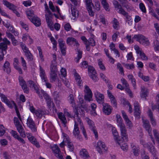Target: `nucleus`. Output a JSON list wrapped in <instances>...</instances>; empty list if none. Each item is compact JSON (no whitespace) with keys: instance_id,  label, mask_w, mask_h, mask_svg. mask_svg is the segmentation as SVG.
Here are the masks:
<instances>
[{"instance_id":"obj_23","label":"nucleus","mask_w":159,"mask_h":159,"mask_svg":"<svg viewBox=\"0 0 159 159\" xmlns=\"http://www.w3.org/2000/svg\"><path fill=\"white\" fill-rule=\"evenodd\" d=\"M113 3L114 6L115 10L120 14V11H122V10H124L121 7V5L119 4L117 1L115 0H113Z\"/></svg>"},{"instance_id":"obj_56","label":"nucleus","mask_w":159,"mask_h":159,"mask_svg":"<svg viewBox=\"0 0 159 159\" xmlns=\"http://www.w3.org/2000/svg\"><path fill=\"white\" fill-rule=\"evenodd\" d=\"M84 92L85 94H92V93L89 87L87 85H85L84 86Z\"/></svg>"},{"instance_id":"obj_19","label":"nucleus","mask_w":159,"mask_h":159,"mask_svg":"<svg viewBox=\"0 0 159 159\" xmlns=\"http://www.w3.org/2000/svg\"><path fill=\"white\" fill-rule=\"evenodd\" d=\"M0 97L2 99V101L5 102L9 107L10 108H12L13 107L11 103L9 101L8 99L7 98V97L3 94H0Z\"/></svg>"},{"instance_id":"obj_13","label":"nucleus","mask_w":159,"mask_h":159,"mask_svg":"<svg viewBox=\"0 0 159 159\" xmlns=\"http://www.w3.org/2000/svg\"><path fill=\"white\" fill-rule=\"evenodd\" d=\"M94 95L96 100L98 103L102 104L104 103V98L103 94L97 92L95 93Z\"/></svg>"},{"instance_id":"obj_60","label":"nucleus","mask_w":159,"mask_h":159,"mask_svg":"<svg viewBox=\"0 0 159 159\" xmlns=\"http://www.w3.org/2000/svg\"><path fill=\"white\" fill-rule=\"evenodd\" d=\"M110 101L112 106L116 108L117 107V103L115 98L111 99Z\"/></svg>"},{"instance_id":"obj_52","label":"nucleus","mask_w":159,"mask_h":159,"mask_svg":"<svg viewBox=\"0 0 159 159\" xmlns=\"http://www.w3.org/2000/svg\"><path fill=\"white\" fill-rule=\"evenodd\" d=\"M89 75L93 74H95L96 71L94 68L92 66H89L88 67Z\"/></svg>"},{"instance_id":"obj_16","label":"nucleus","mask_w":159,"mask_h":159,"mask_svg":"<svg viewBox=\"0 0 159 159\" xmlns=\"http://www.w3.org/2000/svg\"><path fill=\"white\" fill-rule=\"evenodd\" d=\"M134 113L135 116L137 117L138 118H140V115L141 111L140 110L139 103L137 101H134Z\"/></svg>"},{"instance_id":"obj_34","label":"nucleus","mask_w":159,"mask_h":159,"mask_svg":"<svg viewBox=\"0 0 159 159\" xmlns=\"http://www.w3.org/2000/svg\"><path fill=\"white\" fill-rule=\"evenodd\" d=\"M7 44L5 43H0V50H2V51L4 52L5 53H6L7 48Z\"/></svg>"},{"instance_id":"obj_42","label":"nucleus","mask_w":159,"mask_h":159,"mask_svg":"<svg viewBox=\"0 0 159 159\" xmlns=\"http://www.w3.org/2000/svg\"><path fill=\"white\" fill-rule=\"evenodd\" d=\"M11 102L13 103V105L15 106V110L17 116H18V118H19V120H20V121H21L22 119H21V118L20 117V113L18 109L17 108V107L16 105V104L13 101H12Z\"/></svg>"},{"instance_id":"obj_36","label":"nucleus","mask_w":159,"mask_h":159,"mask_svg":"<svg viewBox=\"0 0 159 159\" xmlns=\"http://www.w3.org/2000/svg\"><path fill=\"white\" fill-rule=\"evenodd\" d=\"M128 78L131 80V83L134 88V89H135L136 86V80L134 78V77L132 75H128Z\"/></svg>"},{"instance_id":"obj_26","label":"nucleus","mask_w":159,"mask_h":159,"mask_svg":"<svg viewBox=\"0 0 159 159\" xmlns=\"http://www.w3.org/2000/svg\"><path fill=\"white\" fill-rule=\"evenodd\" d=\"M141 90L140 92V97L141 98L146 99V97L148 96V91L147 88L143 87H141Z\"/></svg>"},{"instance_id":"obj_55","label":"nucleus","mask_w":159,"mask_h":159,"mask_svg":"<svg viewBox=\"0 0 159 159\" xmlns=\"http://www.w3.org/2000/svg\"><path fill=\"white\" fill-rule=\"evenodd\" d=\"M123 65L125 67L128 69L131 70L134 68V66L133 64H129L124 63Z\"/></svg>"},{"instance_id":"obj_18","label":"nucleus","mask_w":159,"mask_h":159,"mask_svg":"<svg viewBox=\"0 0 159 159\" xmlns=\"http://www.w3.org/2000/svg\"><path fill=\"white\" fill-rule=\"evenodd\" d=\"M50 80L51 82L53 83L57 80L59 82L60 80L57 76V72H50Z\"/></svg>"},{"instance_id":"obj_30","label":"nucleus","mask_w":159,"mask_h":159,"mask_svg":"<svg viewBox=\"0 0 159 159\" xmlns=\"http://www.w3.org/2000/svg\"><path fill=\"white\" fill-rule=\"evenodd\" d=\"M3 69L4 71H6L8 74L10 72V63L9 62L6 61L5 62L3 65Z\"/></svg>"},{"instance_id":"obj_43","label":"nucleus","mask_w":159,"mask_h":159,"mask_svg":"<svg viewBox=\"0 0 159 159\" xmlns=\"http://www.w3.org/2000/svg\"><path fill=\"white\" fill-rule=\"evenodd\" d=\"M154 49L156 51H159V42L157 40H154L153 42Z\"/></svg>"},{"instance_id":"obj_49","label":"nucleus","mask_w":159,"mask_h":159,"mask_svg":"<svg viewBox=\"0 0 159 159\" xmlns=\"http://www.w3.org/2000/svg\"><path fill=\"white\" fill-rule=\"evenodd\" d=\"M76 39L73 37H68L66 39L67 44L68 45H70L71 43H73L75 41Z\"/></svg>"},{"instance_id":"obj_45","label":"nucleus","mask_w":159,"mask_h":159,"mask_svg":"<svg viewBox=\"0 0 159 159\" xmlns=\"http://www.w3.org/2000/svg\"><path fill=\"white\" fill-rule=\"evenodd\" d=\"M102 4L103 5L104 8L107 11H109V9L108 8V4L106 0H101Z\"/></svg>"},{"instance_id":"obj_28","label":"nucleus","mask_w":159,"mask_h":159,"mask_svg":"<svg viewBox=\"0 0 159 159\" xmlns=\"http://www.w3.org/2000/svg\"><path fill=\"white\" fill-rule=\"evenodd\" d=\"M116 117L117 118V125L119 127H121L122 126L125 125L123 122V120L121 117L120 115L117 114L116 116Z\"/></svg>"},{"instance_id":"obj_51","label":"nucleus","mask_w":159,"mask_h":159,"mask_svg":"<svg viewBox=\"0 0 159 159\" xmlns=\"http://www.w3.org/2000/svg\"><path fill=\"white\" fill-rule=\"evenodd\" d=\"M98 64L100 69L103 70H106V68L101 59H99L98 60Z\"/></svg>"},{"instance_id":"obj_59","label":"nucleus","mask_w":159,"mask_h":159,"mask_svg":"<svg viewBox=\"0 0 159 159\" xmlns=\"http://www.w3.org/2000/svg\"><path fill=\"white\" fill-rule=\"evenodd\" d=\"M139 7L141 11L145 13L146 12L145 7L143 3L141 2L139 4Z\"/></svg>"},{"instance_id":"obj_5","label":"nucleus","mask_w":159,"mask_h":159,"mask_svg":"<svg viewBox=\"0 0 159 159\" xmlns=\"http://www.w3.org/2000/svg\"><path fill=\"white\" fill-rule=\"evenodd\" d=\"M85 120L89 125V128L93 132L96 138H98V132L96 130V127L93 121L90 120L88 117H86L85 118Z\"/></svg>"},{"instance_id":"obj_27","label":"nucleus","mask_w":159,"mask_h":159,"mask_svg":"<svg viewBox=\"0 0 159 159\" xmlns=\"http://www.w3.org/2000/svg\"><path fill=\"white\" fill-rule=\"evenodd\" d=\"M16 127L20 136L23 138L25 137L26 135L25 134L24 129L21 125H19Z\"/></svg>"},{"instance_id":"obj_54","label":"nucleus","mask_w":159,"mask_h":159,"mask_svg":"<svg viewBox=\"0 0 159 159\" xmlns=\"http://www.w3.org/2000/svg\"><path fill=\"white\" fill-rule=\"evenodd\" d=\"M92 94H85L84 96V98L86 100L88 101L89 102L90 101L92 100Z\"/></svg>"},{"instance_id":"obj_39","label":"nucleus","mask_w":159,"mask_h":159,"mask_svg":"<svg viewBox=\"0 0 159 159\" xmlns=\"http://www.w3.org/2000/svg\"><path fill=\"white\" fill-rule=\"evenodd\" d=\"M26 14L28 18L30 20L34 17V11L32 10H29L27 11Z\"/></svg>"},{"instance_id":"obj_53","label":"nucleus","mask_w":159,"mask_h":159,"mask_svg":"<svg viewBox=\"0 0 159 159\" xmlns=\"http://www.w3.org/2000/svg\"><path fill=\"white\" fill-rule=\"evenodd\" d=\"M117 143L119 144V145H120V147L121 149H122L123 151H126L128 149V146L126 143H124L122 144H120L119 143L118 141H117Z\"/></svg>"},{"instance_id":"obj_41","label":"nucleus","mask_w":159,"mask_h":159,"mask_svg":"<svg viewBox=\"0 0 159 159\" xmlns=\"http://www.w3.org/2000/svg\"><path fill=\"white\" fill-rule=\"evenodd\" d=\"M68 101L71 104L72 106H73L75 105V101L74 99L73 96L72 94H70L68 97Z\"/></svg>"},{"instance_id":"obj_38","label":"nucleus","mask_w":159,"mask_h":159,"mask_svg":"<svg viewBox=\"0 0 159 159\" xmlns=\"http://www.w3.org/2000/svg\"><path fill=\"white\" fill-rule=\"evenodd\" d=\"M71 6V10L72 15L75 17H77L78 16V11L75 8L73 7L72 5Z\"/></svg>"},{"instance_id":"obj_9","label":"nucleus","mask_w":159,"mask_h":159,"mask_svg":"<svg viewBox=\"0 0 159 159\" xmlns=\"http://www.w3.org/2000/svg\"><path fill=\"white\" fill-rule=\"evenodd\" d=\"M20 85L23 90L25 93H28L29 92V89L27 87L26 82L21 77H20L19 79Z\"/></svg>"},{"instance_id":"obj_32","label":"nucleus","mask_w":159,"mask_h":159,"mask_svg":"<svg viewBox=\"0 0 159 159\" xmlns=\"http://www.w3.org/2000/svg\"><path fill=\"white\" fill-rule=\"evenodd\" d=\"M50 72H57V63L52 62L50 65Z\"/></svg>"},{"instance_id":"obj_44","label":"nucleus","mask_w":159,"mask_h":159,"mask_svg":"<svg viewBox=\"0 0 159 159\" xmlns=\"http://www.w3.org/2000/svg\"><path fill=\"white\" fill-rule=\"evenodd\" d=\"M149 150L150 152L152 154L154 157H155L156 155V151L154 146L151 145L149 147Z\"/></svg>"},{"instance_id":"obj_14","label":"nucleus","mask_w":159,"mask_h":159,"mask_svg":"<svg viewBox=\"0 0 159 159\" xmlns=\"http://www.w3.org/2000/svg\"><path fill=\"white\" fill-rule=\"evenodd\" d=\"M120 129L121 132V134L122 138L125 142H127L128 141V136L127 132V129L125 125L120 127Z\"/></svg>"},{"instance_id":"obj_25","label":"nucleus","mask_w":159,"mask_h":159,"mask_svg":"<svg viewBox=\"0 0 159 159\" xmlns=\"http://www.w3.org/2000/svg\"><path fill=\"white\" fill-rule=\"evenodd\" d=\"M35 26H39L41 24L40 19L37 16H34L30 20Z\"/></svg>"},{"instance_id":"obj_12","label":"nucleus","mask_w":159,"mask_h":159,"mask_svg":"<svg viewBox=\"0 0 159 159\" xmlns=\"http://www.w3.org/2000/svg\"><path fill=\"white\" fill-rule=\"evenodd\" d=\"M52 150L56 157L59 159H63V157L57 145H54L52 148Z\"/></svg>"},{"instance_id":"obj_2","label":"nucleus","mask_w":159,"mask_h":159,"mask_svg":"<svg viewBox=\"0 0 159 159\" xmlns=\"http://www.w3.org/2000/svg\"><path fill=\"white\" fill-rule=\"evenodd\" d=\"M41 92L43 94L44 99H45L46 102L49 109H50L51 107H52L53 109H54V104L53 102L52 99L43 90H41Z\"/></svg>"},{"instance_id":"obj_62","label":"nucleus","mask_w":159,"mask_h":159,"mask_svg":"<svg viewBox=\"0 0 159 159\" xmlns=\"http://www.w3.org/2000/svg\"><path fill=\"white\" fill-rule=\"evenodd\" d=\"M101 78L104 80L106 83L108 82V80L105 75L102 73H101L100 74Z\"/></svg>"},{"instance_id":"obj_63","label":"nucleus","mask_w":159,"mask_h":159,"mask_svg":"<svg viewBox=\"0 0 159 159\" xmlns=\"http://www.w3.org/2000/svg\"><path fill=\"white\" fill-rule=\"evenodd\" d=\"M139 56L142 60H148V57L146 56V55L143 52H141Z\"/></svg>"},{"instance_id":"obj_22","label":"nucleus","mask_w":159,"mask_h":159,"mask_svg":"<svg viewBox=\"0 0 159 159\" xmlns=\"http://www.w3.org/2000/svg\"><path fill=\"white\" fill-rule=\"evenodd\" d=\"M113 3L114 6L115 10L120 14V11H122V10H124L121 7V5L119 4L117 1L115 0H113Z\"/></svg>"},{"instance_id":"obj_15","label":"nucleus","mask_w":159,"mask_h":159,"mask_svg":"<svg viewBox=\"0 0 159 159\" xmlns=\"http://www.w3.org/2000/svg\"><path fill=\"white\" fill-rule=\"evenodd\" d=\"M45 16L48 25L51 30H53V22L52 19L53 17V15L50 16V15H48L47 14H46Z\"/></svg>"},{"instance_id":"obj_64","label":"nucleus","mask_w":159,"mask_h":159,"mask_svg":"<svg viewBox=\"0 0 159 159\" xmlns=\"http://www.w3.org/2000/svg\"><path fill=\"white\" fill-rule=\"evenodd\" d=\"M153 132L154 136L156 139L158 141L159 143V134L158 133L157 130L156 129H154L153 130Z\"/></svg>"},{"instance_id":"obj_58","label":"nucleus","mask_w":159,"mask_h":159,"mask_svg":"<svg viewBox=\"0 0 159 159\" xmlns=\"http://www.w3.org/2000/svg\"><path fill=\"white\" fill-rule=\"evenodd\" d=\"M33 132H35L37 131V127H36L35 123L31 125L28 127Z\"/></svg>"},{"instance_id":"obj_33","label":"nucleus","mask_w":159,"mask_h":159,"mask_svg":"<svg viewBox=\"0 0 159 159\" xmlns=\"http://www.w3.org/2000/svg\"><path fill=\"white\" fill-rule=\"evenodd\" d=\"M58 116L59 118L61 121L62 123L65 124L66 123V120L63 113L62 112H59L58 114Z\"/></svg>"},{"instance_id":"obj_11","label":"nucleus","mask_w":159,"mask_h":159,"mask_svg":"<svg viewBox=\"0 0 159 159\" xmlns=\"http://www.w3.org/2000/svg\"><path fill=\"white\" fill-rule=\"evenodd\" d=\"M87 8L89 13V15L91 16L94 15V13L92 11L93 7L94 6L92 3V0H85Z\"/></svg>"},{"instance_id":"obj_37","label":"nucleus","mask_w":159,"mask_h":159,"mask_svg":"<svg viewBox=\"0 0 159 159\" xmlns=\"http://www.w3.org/2000/svg\"><path fill=\"white\" fill-rule=\"evenodd\" d=\"M67 145L68 147L69 148V150L70 151L72 152L74 151V145L73 143L70 142V139L69 137L67 141Z\"/></svg>"},{"instance_id":"obj_24","label":"nucleus","mask_w":159,"mask_h":159,"mask_svg":"<svg viewBox=\"0 0 159 159\" xmlns=\"http://www.w3.org/2000/svg\"><path fill=\"white\" fill-rule=\"evenodd\" d=\"M3 3L7 7L12 11L13 10L14 8H16V7L13 4L9 2L6 0H3Z\"/></svg>"},{"instance_id":"obj_8","label":"nucleus","mask_w":159,"mask_h":159,"mask_svg":"<svg viewBox=\"0 0 159 159\" xmlns=\"http://www.w3.org/2000/svg\"><path fill=\"white\" fill-rule=\"evenodd\" d=\"M96 148L97 151L100 154L105 152L107 149L104 143L101 141H98V142Z\"/></svg>"},{"instance_id":"obj_7","label":"nucleus","mask_w":159,"mask_h":159,"mask_svg":"<svg viewBox=\"0 0 159 159\" xmlns=\"http://www.w3.org/2000/svg\"><path fill=\"white\" fill-rule=\"evenodd\" d=\"M60 50L63 56L66 55V47L65 42L63 41L62 39H59L58 40Z\"/></svg>"},{"instance_id":"obj_46","label":"nucleus","mask_w":159,"mask_h":159,"mask_svg":"<svg viewBox=\"0 0 159 159\" xmlns=\"http://www.w3.org/2000/svg\"><path fill=\"white\" fill-rule=\"evenodd\" d=\"M25 56L29 61H32L33 59V56L30 51L25 53Z\"/></svg>"},{"instance_id":"obj_29","label":"nucleus","mask_w":159,"mask_h":159,"mask_svg":"<svg viewBox=\"0 0 159 159\" xmlns=\"http://www.w3.org/2000/svg\"><path fill=\"white\" fill-rule=\"evenodd\" d=\"M80 156L84 158H88L89 157V156L87 151L85 149H82L80 152Z\"/></svg>"},{"instance_id":"obj_6","label":"nucleus","mask_w":159,"mask_h":159,"mask_svg":"<svg viewBox=\"0 0 159 159\" xmlns=\"http://www.w3.org/2000/svg\"><path fill=\"white\" fill-rule=\"evenodd\" d=\"M143 125L146 131L148 132L149 135L151 136H152V128L149 121L148 120L143 119Z\"/></svg>"},{"instance_id":"obj_20","label":"nucleus","mask_w":159,"mask_h":159,"mask_svg":"<svg viewBox=\"0 0 159 159\" xmlns=\"http://www.w3.org/2000/svg\"><path fill=\"white\" fill-rule=\"evenodd\" d=\"M148 115L150 118V121L151 124L152 126H155L157 124L156 120L153 117L152 112L150 109H149L148 111Z\"/></svg>"},{"instance_id":"obj_1","label":"nucleus","mask_w":159,"mask_h":159,"mask_svg":"<svg viewBox=\"0 0 159 159\" xmlns=\"http://www.w3.org/2000/svg\"><path fill=\"white\" fill-rule=\"evenodd\" d=\"M133 38L136 39L137 41L143 45L148 46L150 43L148 39L142 34L134 35Z\"/></svg>"},{"instance_id":"obj_3","label":"nucleus","mask_w":159,"mask_h":159,"mask_svg":"<svg viewBox=\"0 0 159 159\" xmlns=\"http://www.w3.org/2000/svg\"><path fill=\"white\" fill-rule=\"evenodd\" d=\"M30 111L38 118H41L45 114L46 112L43 110L39 109L35 110L33 106H30Z\"/></svg>"},{"instance_id":"obj_40","label":"nucleus","mask_w":159,"mask_h":159,"mask_svg":"<svg viewBox=\"0 0 159 159\" xmlns=\"http://www.w3.org/2000/svg\"><path fill=\"white\" fill-rule=\"evenodd\" d=\"M113 26V28L116 30L119 29V23L118 20L115 18H114Z\"/></svg>"},{"instance_id":"obj_4","label":"nucleus","mask_w":159,"mask_h":159,"mask_svg":"<svg viewBox=\"0 0 159 159\" xmlns=\"http://www.w3.org/2000/svg\"><path fill=\"white\" fill-rule=\"evenodd\" d=\"M75 124L74 128L73 130V134L75 137L80 141L82 140V138L80 135V131L78 126V124L75 119H74Z\"/></svg>"},{"instance_id":"obj_35","label":"nucleus","mask_w":159,"mask_h":159,"mask_svg":"<svg viewBox=\"0 0 159 159\" xmlns=\"http://www.w3.org/2000/svg\"><path fill=\"white\" fill-rule=\"evenodd\" d=\"M68 139V137L66 134L64 136V139L63 141L60 144V146L62 148L64 147L66 143H67V141Z\"/></svg>"},{"instance_id":"obj_48","label":"nucleus","mask_w":159,"mask_h":159,"mask_svg":"<svg viewBox=\"0 0 159 159\" xmlns=\"http://www.w3.org/2000/svg\"><path fill=\"white\" fill-rule=\"evenodd\" d=\"M35 123L34 122L32 118L29 116L27 120L26 124L28 127L33 125Z\"/></svg>"},{"instance_id":"obj_61","label":"nucleus","mask_w":159,"mask_h":159,"mask_svg":"<svg viewBox=\"0 0 159 159\" xmlns=\"http://www.w3.org/2000/svg\"><path fill=\"white\" fill-rule=\"evenodd\" d=\"M53 95L54 99L56 100H59L60 99L58 93L57 91H55L53 93Z\"/></svg>"},{"instance_id":"obj_47","label":"nucleus","mask_w":159,"mask_h":159,"mask_svg":"<svg viewBox=\"0 0 159 159\" xmlns=\"http://www.w3.org/2000/svg\"><path fill=\"white\" fill-rule=\"evenodd\" d=\"M133 152L134 153V155L135 156H138L139 154V148L138 147H136V146L133 145V146L132 147Z\"/></svg>"},{"instance_id":"obj_21","label":"nucleus","mask_w":159,"mask_h":159,"mask_svg":"<svg viewBox=\"0 0 159 159\" xmlns=\"http://www.w3.org/2000/svg\"><path fill=\"white\" fill-rule=\"evenodd\" d=\"M39 76L42 81H46L47 77L46 76L45 71L41 66H39Z\"/></svg>"},{"instance_id":"obj_50","label":"nucleus","mask_w":159,"mask_h":159,"mask_svg":"<svg viewBox=\"0 0 159 159\" xmlns=\"http://www.w3.org/2000/svg\"><path fill=\"white\" fill-rule=\"evenodd\" d=\"M89 76L93 80L94 82H96L98 81V78L97 77V73H96L95 74H93L89 75Z\"/></svg>"},{"instance_id":"obj_57","label":"nucleus","mask_w":159,"mask_h":159,"mask_svg":"<svg viewBox=\"0 0 159 159\" xmlns=\"http://www.w3.org/2000/svg\"><path fill=\"white\" fill-rule=\"evenodd\" d=\"M5 132V128L3 125H0V136H2Z\"/></svg>"},{"instance_id":"obj_10","label":"nucleus","mask_w":159,"mask_h":159,"mask_svg":"<svg viewBox=\"0 0 159 159\" xmlns=\"http://www.w3.org/2000/svg\"><path fill=\"white\" fill-rule=\"evenodd\" d=\"M102 111L105 115H109L111 112L112 109V107L108 103H103Z\"/></svg>"},{"instance_id":"obj_17","label":"nucleus","mask_w":159,"mask_h":159,"mask_svg":"<svg viewBox=\"0 0 159 159\" xmlns=\"http://www.w3.org/2000/svg\"><path fill=\"white\" fill-rule=\"evenodd\" d=\"M27 137L31 143L34 145L37 148H40V145L39 142L37 141L36 139L34 136H32L30 134H29V135L27 136Z\"/></svg>"},{"instance_id":"obj_31","label":"nucleus","mask_w":159,"mask_h":159,"mask_svg":"<svg viewBox=\"0 0 159 159\" xmlns=\"http://www.w3.org/2000/svg\"><path fill=\"white\" fill-rule=\"evenodd\" d=\"M76 51V53L77 55L75 58L76 61L78 63L79 62L80 60L82 58V52L78 48H76L75 49Z\"/></svg>"}]
</instances>
